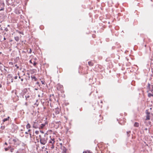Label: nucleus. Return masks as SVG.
I'll list each match as a JSON object with an SVG mask.
<instances>
[{
  "label": "nucleus",
  "mask_w": 153,
  "mask_h": 153,
  "mask_svg": "<svg viewBox=\"0 0 153 153\" xmlns=\"http://www.w3.org/2000/svg\"><path fill=\"white\" fill-rule=\"evenodd\" d=\"M35 133L36 134H39V131H35Z\"/></svg>",
  "instance_id": "aec40b11"
},
{
  "label": "nucleus",
  "mask_w": 153,
  "mask_h": 153,
  "mask_svg": "<svg viewBox=\"0 0 153 153\" xmlns=\"http://www.w3.org/2000/svg\"><path fill=\"white\" fill-rule=\"evenodd\" d=\"M37 124V123H36V122H33V124Z\"/></svg>",
  "instance_id": "cd10ccee"
},
{
  "label": "nucleus",
  "mask_w": 153,
  "mask_h": 153,
  "mask_svg": "<svg viewBox=\"0 0 153 153\" xmlns=\"http://www.w3.org/2000/svg\"><path fill=\"white\" fill-rule=\"evenodd\" d=\"M30 137H31V134L30 133Z\"/></svg>",
  "instance_id": "f704fd0d"
},
{
  "label": "nucleus",
  "mask_w": 153,
  "mask_h": 153,
  "mask_svg": "<svg viewBox=\"0 0 153 153\" xmlns=\"http://www.w3.org/2000/svg\"><path fill=\"white\" fill-rule=\"evenodd\" d=\"M1 53V52H0V53Z\"/></svg>",
  "instance_id": "8fccbe9b"
},
{
  "label": "nucleus",
  "mask_w": 153,
  "mask_h": 153,
  "mask_svg": "<svg viewBox=\"0 0 153 153\" xmlns=\"http://www.w3.org/2000/svg\"><path fill=\"white\" fill-rule=\"evenodd\" d=\"M14 79H17V76H15L14 77Z\"/></svg>",
  "instance_id": "bb28decb"
},
{
  "label": "nucleus",
  "mask_w": 153,
  "mask_h": 153,
  "mask_svg": "<svg viewBox=\"0 0 153 153\" xmlns=\"http://www.w3.org/2000/svg\"><path fill=\"white\" fill-rule=\"evenodd\" d=\"M150 122H149V124H150Z\"/></svg>",
  "instance_id": "09e8293b"
},
{
  "label": "nucleus",
  "mask_w": 153,
  "mask_h": 153,
  "mask_svg": "<svg viewBox=\"0 0 153 153\" xmlns=\"http://www.w3.org/2000/svg\"><path fill=\"white\" fill-rule=\"evenodd\" d=\"M31 78L32 79H34L35 81H36L37 79L36 77L34 76H31Z\"/></svg>",
  "instance_id": "9d476101"
},
{
  "label": "nucleus",
  "mask_w": 153,
  "mask_h": 153,
  "mask_svg": "<svg viewBox=\"0 0 153 153\" xmlns=\"http://www.w3.org/2000/svg\"><path fill=\"white\" fill-rule=\"evenodd\" d=\"M15 67H16L18 69V68H19V66H17V65H16H16H15Z\"/></svg>",
  "instance_id": "393cba45"
},
{
  "label": "nucleus",
  "mask_w": 153,
  "mask_h": 153,
  "mask_svg": "<svg viewBox=\"0 0 153 153\" xmlns=\"http://www.w3.org/2000/svg\"><path fill=\"white\" fill-rule=\"evenodd\" d=\"M150 119V116H149V113L147 115L146 117V120H149Z\"/></svg>",
  "instance_id": "0eeeda50"
},
{
  "label": "nucleus",
  "mask_w": 153,
  "mask_h": 153,
  "mask_svg": "<svg viewBox=\"0 0 153 153\" xmlns=\"http://www.w3.org/2000/svg\"><path fill=\"white\" fill-rule=\"evenodd\" d=\"M7 148H8V149H10V146H9Z\"/></svg>",
  "instance_id": "e433bc0d"
},
{
  "label": "nucleus",
  "mask_w": 153,
  "mask_h": 153,
  "mask_svg": "<svg viewBox=\"0 0 153 153\" xmlns=\"http://www.w3.org/2000/svg\"><path fill=\"white\" fill-rule=\"evenodd\" d=\"M9 150L8 148H5V151H7Z\"/></svg>",
  "instance_id": "a878e982"
},
{
  "label": "nucleus",
  "mask_w": 153,
  "mask_h": 153,
  "mask_svg": "<svg viewBox=\"0 0 153 153\" xmlns=\"http://www.w3.org/2000/svg\"><path fill=\"white\" fill-rule=\"evenodd\" d=\"M14 150V149L12 148L10 149V151L11 152H13Z\"/></svg>",
  "instance_id": "6ab92c4d"
},
{
  "label": "nucleus",
  "mask_w": 153,
  "mask_h": 153,
  "mask_svg": "<svg viewBox=\"0 0 153 153\" xmlns=\"http://www.w3.org/2000/svg\"><path fill=\"white\" fill-rule=\"evenodd\" d=\"M39 137L40 139H41V138H42V137H41V135H39Z\"/></svg>",
  "instance_id": "c756f323"
},
{
  "label": "nucleus",
  "mask_w": 153,
  "mask_h": 153,
  "mask_svg": "<svg viewBox=\"0 0 153 153\" xmlns=\"http://www.w3.org/2000/svg\"><path fill=\"white\" fill-rule=\"evenodd\" d=\"M54 148V146L53 144H52V146L51 147V149H53Z\"/></svg>",
  "instance_id": "412c9836"
},
{
  "label": "nucleus",
  "mask_w": 153,
  "mask_h": 153,
  "mask_svg": "<svg viewBox=\"0 0 153 153\" xmlns=\"http://www.w3.org/2000/svg\"><path fill=\"white\" fill-rule=\"evenodd\" d=\"M150 85L149 83L148 84V87L150 89Z\"/></svg>",
  "instance_id": "b1692460"
},
{
  "label": "nucleus",
  "mask_w": 153,
  "mask_h": 153,
  "mask_svg": "<svg viewBox=\"0 0 153 153\" xmlns=\"http://www.w3.org/2000/svg\"><path fill=\"white\" fill-rule=\"evenodd\" d=\"M55 142L54 141V139H51V140H50L49 141V143H51L52 144H53V143H54Z\"/></svg>",
  "instance_id": "20e7f679"
},
{
  "label": "nucleus",
  "mask_w": 153,
  "mask_h": 153,
  "mask_svg": "<svg viewBox=\"0 0 153 153\" xmlns=\"http://www.w3.org/2000/svg\"><path fill=\"white\" fill-rule=\"evenodd\" d=\"M45 126V124H42L41 125L40 127H39V129H42L44 127V126Z\"/></svg>",
  "instance_id": "423d86ee"
},
{
  "label": "nucleus",
  "mask_w": 153,
  "mask_h": 153,
  "mask_svg": "<svg viewBox=\"0 0 153 153\" xmlns=\"http://www.w3.org/2000/svg\"><path fill=\"white\" fill-rule=\"evenodd\" d=\"M41 82H42V84H44V82L43 81H42Z\"/></svg>",
  "instance_id": "2f4dec72"
},
{
  "label": "nucleus",
  "mask_w": 153,
  "mask_h": 153,
  "mask_svg": "<svg viewBox=\"0 0 153 153\" xmlns=\"http://www.w3.org/2000/svg\"><path fill=\"white\" fill-rule=\"evenodd\" d=\"M21 80L22 81H23V78H22L21 79Z\"/></svg>",
  "instance_id": "72a5a7b5"
},
{
  "label": "nucleus",
  "mask_w": 153,
  "mask_h": 153,
  "mask_svg": "<svg viewBox=\"0 0 153 153\" xmlns=\"http://www.w3.org/2000/svg\"><path fill=\"white\" fill-rule=\"evenodd\" d=\"M45 148V146H43V147H42V149H43Z\"/></svg>",
  "instance_id": "58836bf2"
},
{
  "label": "nucleus",
  "mask_w": 153,
  "mask_h": 153,
  "mask_svg": "<svg viewBox=\"0 0 153 153\" xmlns=\"http://www.w3.org/2000/svg\"><path fill=\"white\" fill-rule=\"evenodd\" d=\"M11 80H11V82H13V79H11Z\"/></svg>",
  "instance_id": "79ce46f5"
},
{
  "label": "nucleus",
  "mask_w": 153,
  "mask_h": 153,
  "mask_svg": "<svg viewBox=\"0 0 153 153\" xmlns=\"http://www.w3.org/2000/svg\"><path fill=\"white\" fill-rule=\"evenodd\" d=\"M2 10H3V9L2 8V9H1L0 10V11Z\"/></svg>",
  "instance_id": "a19ab883"
},
{
  "label": "nucleus",
  "mask_w": 153,
  "mask_h": 153,
  "mask_svg": "<svg viewBox=\"0 0 153 153\" xmlns=\"http://www.w3.org/2000/svg\"><path fill=\"white\" fill-rule=\"evenodd\" d=\"M25 133L26 134H28V133L27 132H25Z\"/></svg>",
  "instance_id": "37998d69"
},
{
  "label": "nucleus",
  "mask_w": 153,
  "mask_h": 153,
  "mask_svg": "<svg viewBox=\"0 0 153 153\" xmlns=\"http://www.w3.org/2000/svg\"><path fill=\"white\" fill-rule=\"evenodd\" d=\"M83 153H91V152L87 150L83 152Z\"/></svg>",
  "instance_id": "dca6fc26"
},
{
  "label": "nucleus",
  "mask_w": 153,
  "mask_h": 153,
  "mask_svg": "<svg viewBox=\"0 0 153 153\" xmlns=\"http://www.w3.org/2000/svg\"><path fill=\"white\" fill-rule=\"evenodd\" d=\"M42 133H44L43 132V131H40Z\"/></svg>",
  "instance_id": "a18cd8bd"
},
{
  "label": "nucleus",
  "mask_w": 153,
  "mask_h": 153,
  "mask_svg": "<svg viewBox=\"0 0 153 153\" xmlns=\"http://www.w3.org/2000/svg\"><path fill=\"white\" fill-rule=\"evenodd\" d=\"M17 140H18L17 139H13V141L15 143L17 141Z\"/></svg>",
  "instance_id": "f3484780"
},
{
  "label": "nucleus",
  "mask_w": 153,
  "mask_h": 153,
  "mask_svg": "<svg viewBox=\"0 0 153 153\" xmlns=\"http://www.w3.org/2000/svg\"><path fill=\"white\" fill-rule=\"evenodd\" d=\"M30 62L31 63H32V62L31 60H30Z\"/></svg>",
  "instance_id": "473e14b6"
},
{
  "label": "nucleus",
  "mask_w": 153,
  "mask_h": 153,
  "mask_svg": "<svg viewBox=\"0 0 153 153\" xmlns=\"http://www.w3.org/2000/svg\"><path fill=\"white\" fill-rule=\"evenodd\" d=\"M36 62H35V61H34L33 64V65L35 66H36Z\"/></svg>",
  "instance_id": "4be33fe9"
},
{
  "label": "nucleus",
  "mask_w": 153,
  "mask_h": 153,
  "mask_svg": "<svg viewBox=\"0 0 153 153\" xmlns=\"http://www.w3.org/2000/svg\"><path fill=\"white\" fill-rule=\"evenodd\" d=\"M148 96L149 97H150L152 96L153 97V94H152L150 93H149L148 94Z\"/></svg>",
  "instance_id": "2eb2a0df"
},
{
  "label": "nucleus",
  "mask_w": 153,
  "mask_h": 153,
  "mask_svg": "<svg viewBox=\"0 0 153 153\" xmlns=\"http://www.w3.org/2000/svg\"><path fill=\"white\" fill-rule=\"evenodd\" d=\"M9 118V117H8L7 118H4L3 120V121L4 122L8 120Z\"/></svg>",
  "instance_id": "f8f14e48"
},
{
  "label": "nucleus",
  "mask_w": 153,
  "mask_h": 153,
  "mask_svg": "<svg viewBox=\"0 0 153 153\" xmlns=\"http://www.w3.org/2000/svg\"><path fill=\"white\" fill-rule=\"evenodd\" d=\"M2 86V85L1 84H0V88H1Z\"/></svg>",
  "instance_id": "ea45409f"
},
{
  "label": "nucleus",
  "mask_w": 153,
  "mask_h": 153,
  "mask_svg": "<svg viewBox=\"0 0 153 153\" xmlns=\"http://www.w3.org/2000/svg\"><path fill=\"white\" fill-rule=\"evenodd\" d=\"M88 64L90 66H92L93 65V63L91 62H88Z\"/></svg>",
  "instance_id": "ddd939ff"
},
{
  "label": "nucleus",
  "mask_w": 153,
  "mask_h": 153,
  "mask_svg": "<svg viewBox=\"0 0 153 153\" xmlns=\"http://www.w3.org/2000/svg\"><path fill=\"white\" fill-rule=\"evenodd\" d=\"M144 130L146 131H147L148 130V131L147 132V133H149L150 131L149 129H148L147 128H144Z\"/></svg>",
  "instance_id": "4468645a"
},
{
  "label": "nucleus",
  "mask_w": 153,
  "mask_h": 153,
  "mask_svg": "<svg viewBox=\"0 0 153 153\" xmlns=\"http://www.w3.org/2000/svg\"><path fill=\"white\" fill-rule=\"evenodd\" d=\"M4 40H6V38L5 37H4Z\"/></svg>",
  "instance_id": "4c0bfd02"
},
{
  "label": "nucleus",
  "mask_w": 153,
  "mask_h": 153,
  "mask_svg": "<svg viewBox=\"0 0 153 153\" xmlns=\"http://www.w3.org/2000/svg\"><path fill=\"white\" fill-rule=\"evenodd\" d=\"M149 112H147V113H146L147 115V114H149Z\"/></svg>",
  "instance_id": "c03bdc74"
},
{
  "label": "nucleus",
  "mask_w": 153,
  "mask_h": 153,
  "mask_svg": "<svg viewBox=\"0 0 153 153\" xmlns=\"http://www.w3.org/2000/svg\"><path fill=\"white\" fill-rule=\"evenodd\" d=\"M130 131H127V133L128 134L129 133H130Z\"/></svg>",
  "instance_id": "7c9ffc66"
},
{
  "label": "nucleus",
  "mask_w": 153,
  "mask_h": 153,
  "mask_svg": "<svg viewBox=\"0 0 153 153\" xmlns=\"http://www.w3.org/2000/svg\"><path fill=\"white\" fill-rule=\"evenodd\" d=\"M30 131H31V130H30V129H29V130H28V132H30Z\"/></svg>",
  "instance_id": "c9c22d12"
},
{
  "label": "nucleus",
  "mask_w": 153,
  "mask_h": 153,
  "mask_svg": "<svg viewBox=\"0 0 153 153\" xmlns=\"http://www.w3.org/2000/svg\"><path fill=\"white\" fill-rule=\"evenodd\" d=\"M149 91L153 93V85H152L150 88Z\"/></svg>",
  "instance_id": "39448f33"
},
{
  "label": "nucleus",
  "mask_w": 153,
  "mask_h": 153,
  "mask_svg": "<svg viewBox=\"0 0 153 153\" xmlns=\"http://www.w3.org/2000/svg\"><path fill=\"white\" fill-rule=\"evenodd\" d=\"M14 39L16 41H18L19 40V37L18 36H16L14 37Z\"/></svg>",
  "instance_id": "1a4fd4ad"
},
{
  "label": "nucleus",
  "mask_w": 153,
  "mask_h": 153,
  "mask_svg": "<svg viewBox=\"0 0 153 153\" xmlns=\"http://www.w3.org/2000/svg\"><path fill=\"white\" fill-rule=\"evenodd\" d=\"M33 127L35 128H39L37 125V124H33Z\"/></svg>",
  "instance_id": "7ed1b4c3"
},
{
  "label": "nucleus",
  "mask_w": 153,
  "mask_h": 153,
  "mask_svg": "<svg viewBox=\"0 0 153 153\" xmlns=\"http://www.w3.org/2000/svg\"><path fill=\"white\" fill-rule=\"evenodd\" d=\"M30 124L29 123H27V124L26 126V128L27 129L29 128H30Z\"/></svg>",
  "instance_id": "6e6552de"
},
{
  "label": "nucleus",
  "mask_w": 153,
  "mask_h": 153,
  "mask_svg": "<svg viewBox=\"0 0 153 153\" xmlns=\"http://www.w3.org/2000/svg\"><path fill=\"white\" fill-rule=\"evenodd\" d=\"M32 52V50L31 49H30V51L28 53H31Z\"/></svg>",
  "instance_id": "5701e85b"
},
{
  "label": "nucleus",
  "mask_w": 153,
  "mask_h": 153,
  "mask_svg": "<svg viewBox=\"0 0 153 153\" xmlns=\"http://www.w3.org/2000/svg\"><path fill=\"white\" fill-rule=\"evenodd\" d=\"M5 144H6V145H7V143H5Z\"/></svg>",
  "instance_id": "49530a36"
},
{
  "label": "nucleus",
  "mask_w": 153,
  "mask_h": 153,
  "mask_svg": "<svg viewBox=\"0 0 153 153\" xmlns=\"http://www.w3.org/2000/svg\"><path fill=\"white\" fill-rule=\"evenodd\" d=\"M30 97V96L29 95H26L25 98L26 100H27V99Z\"/></svg>",
  "instance_id": "a211bd4d"
},
{
  "label": "nucleus",
  "mask_w": 153,
  "mask_h": 153,
  "mask_svg": "<svg viewBox=\"0 0 153 153\" xmlns=\"http://www.w3.org/2000/svg\"><path fill=\"white\" fill-rule=\"evenodd\" d=\"M19 78H20V76H19Z\"/></svg>",
  "instance_id": "de8ad7c7"
},
{
  "label": "nucleus",
  "mask_w": 153,
  "mask_h": 153,
  "mask_svg": "<svg viewBox=\"0 0 153 153\" xmlns=\"http://www.w3.org/2000/svg\"><path fill=\"white\" fill-rule=\"evenodd\" d=\"M47 135V134H45L44 135V137L41 138L40 140V142L41 144L45 145L46 144L48 140Z\"/></svg>",
  "instance_id": "f257e3e1"
},
{
  "label": "nucleus",
  "mask_w": 153,
  "mask_h": 153,
  "mask_svg": "<svg viewBox=\"0 0 153 153\" xmlns=\"http://www.w3.org/2000/svg\"><path fill=\"white\" fill-rule=\"evenodd\" d=\"M66 149H64L63 150V151L64 152H66Z\"/></svg>",
  "instance_id": "c85d7f7f"
},
{
  "label": "nucleus",
  "mask_w": 153,
  "mask_h": 153,
  "mask_svg": "<svg viewBox=\"0 0 153 153\" xmlns=\"http://www.w3.org/2000/svg\"><path fill=\"white\" fill-rule=\"evenodd\" d=\"M55 112L56 114H59L60 111V110L59 108H58L55 109Z\"/></svg>",
  "instance_id": "f03ea898"
},
{
  "label": "nucleus",
  "mask_w": 153,
  "mask_h": 153,
  "mask_svg": "<svg viewBox=\"0 0 153 153\" xmlns=\"http://www.w3.org/2000/svg\"><path fill=\"white\" fill-rule=\"evenodd\" d=\"M134 126L135 127H138L139 126V124L138 123L135 122L134 124Z\"/></svg>",
  "instance_id": "9b49d317"
}]
</instances>
